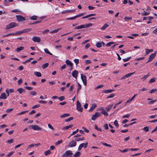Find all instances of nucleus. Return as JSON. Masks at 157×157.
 Returning a JSON list of instances; mask_svg holds the SVG:
<instances>
[{"instance_id":"f8f14e48","label":"nucleus","mask_w":157,"mask_h":157,"mask_svg":"<svg viewBox=\"0 0 157 157\" xmlns=\"http://www.w3.org/2000/svg\"><path fill=\"white\" fill-rule=\"evenodd\" d=\"M78 73V72L77 71L74 70L72 72V75L73 77L76 78L77 76Z\"/></svg>"},{"instance_id":"a878e982","label":"nucleus","mask_w":157,"mask_h":157,"mask_svg":"<svg viewBox=\"0 0 157 157\" xmlns=\"http://www.w3.org/2000/svg\"><path fill=\"white\" fill-rule=\"evenodd\" d=\"M32 30L31 28L23 30L22 31V33H27Z\"/></svg>"},{"instance_id":"c03bdc74","label":"nucleus","mask_w":157,"mask_h":157,"mask_svg":"<svg viewBox=\"0 0 157 157\" xmlns=\"http://www.w3.org/2000/svg\"><path fill=\"white\" fill-rule=\"evenodd\" d=\"M114 124L116 127L117 128L119 126V125L117 121V120L115 121L114 122Z\"/></svg>"},{"instance_id":"0e129e2a","label":"nucleus","mask_w":157,"mask_h":157,"mask_svg":"<svg viewBox=\"0 0 157 157\" xmlns=\"http://www.w3.org/2000/svg\"><path fill=\"white\" fill-rule=\"evenodd\" d=\"M44 51L46 53L48 54L51 55H52V54L49 52V51H48V50H44Z\"/></svg>"},{"instance_id":"473e14b6","label":"nucleus","mask_w":157,"mask_h":157,"mask_svg":"<svg viewBox=\"0 0 157 157\" xmlns=\"http://www.w3.org/2000/svg\"><path fill=\"white\" fill-rule=\"evenodd\" d=\"M61 29V28H59L58 29H56L54 30H53L52 31H51L50 32V33H55L57 32L59 30Z\"/></svg>"},{"instance_id":"864d4df0","label":"nucleus","mask_w":157,"mask_h":157,"mask_svg":"<svg viewBox=\"0 0 157 157\" xmlns=\"http://www.w3.org/2000/svg\"><path fill=\"white\" fill-rule=\"evenodd\" d=\"M128 150H129V149H124L123 150H122L121 149H119V151H121V152H122L123 153H124V152H127V151H128Z\"/></svg>"},{"instance_id":"2eb2a0df","label":"nucleus","mask_w":157,"mask_h":157,"mask_svg":"<svg viewBox=\"0 0 157 157\" xmlns=\"http://www.w3.org/2000/svg\"><path fill=\"white\" fill-rule=\"evenodd\" d=\"M97 107V105L96 104H93L91 106V108L89 110V112L92 111L95 108Z\"/></svg>"},{"instance_id":"72a5a7b5","label":"nucleus","mask_w":157,"mask_h":157,"mask_svg":"<svg viewBox=\"0 0 157 157\" xmlns=\"http://www.w3.org/2000/svg\"><path fill=\"white\" fill-rule=\"evenodd\" d=\"M143 130L146 132H148L149 130V126H146L144 127L143 128Z\"/></svg>"},{"instance_id":"ddd939ff","label":"nucleus","mask_w":157,"mask_h":157,"mask_svg":"<svg viewBox=\"0 0 157 157\" xmlns=\"http://www.w3.org/2000/svg\"><path fill=\"white\" fill-rule=\"evenodd\" d=\"M100 110H102L101 113L104 114L105 117H107L108 116V113L104 110V108H101Z\"/></svg>"},{"instance_id":"e2e57ef3","label":"nucleus","mask_w":157,"mask_h":157,"mask_svg":"<svg viewBox=\"0 0 157 157\" xmlns=\"http://www.w3.org/2000/svg\"><path fill=\"white\" fill-rule=\"evenodd\" d=\"M76 18H77V17H76V16L73 17L67 18V20H74L75 19H76Z\"/></svg>"},{"instance_id":"cd10ccee","label":"nucleus","mask_w":157,"mask_h":157,"mask_svg":"<svg viewBox=\"0 0 157 157\" xmlns=\"http://www.w3.org/2000/svg\"><path fill=\"white\" fill-rule=\"evenodd\" d=\"M34 74L35 75H36V76L38 77H40L41 76V73L39 72L36 71L35 72H34Z\"/></svg>"},{"instance_id":"de8ad7c7","label":"nucleus","mask_w":157,"mask_h":157,"mask_svg":"<svg viewBox=\"0 0 157 157\" xmlns=\"http://www.w3.org/2000/svg\"><path fill=\"white\" fill-rule=\"evenodd\" d=\"M104 128L105 130H108L109 129V127L108 126V125L107 124H105L103 125Z\"/></svg>"},{"instance_id":"9d476101","label":"nucleus","mask_w":157,"mask_h":157,"mask_svg":"<svg viewBox=\"0 0 157 157\" xmlns=\"http://www.w3.org/2000/svg\"><path fill=\"white\" fill-rule=\"evenodd\" d=\"M102 44L103 46H104L105 45L104 43L102 41L101 42H98L96 44V46L98 48H100L101 47Z\"/></svg>"},{"instance_id":"bf43d9fd","label":"nucleus","mask_w":157,"mask_h":157,"mask_svg":"<svg viewBox=\"0 0 157 157\" xmlns=\"http://www.w3.org/2000/svg\"><path fill=\"white\" fill-rule=\"evenodd\" d=\"M153 50H146V55L148 54L150 52H152Z\"/></svg>"},{"instance_id":"2f4dec72","label":"nucleus","mask_w":157,"mask_h":157,"mask_svg":"<svg viewBox=\"0 0 157 157\" xmlns=\"http://www.w3.org/2000/svg\"><path fill=\"white\" fill-rule=\"evenodd\" d=\"M135 73V72H134L132 73H129L126 75H125V76L126 77V78H127L128 77L130 76L131 75H132L134 74Z\"/></svg>"},{"instance_id":"c85d7f7f","label":"nucleus","mask_w":157,"mask_h":157,"mask_svg":"<svg viewBox=\"0 0 157 157\" xmlns=\"http://www.w3.org/2000/svg\"><path fill=\"white\" fill-rule=\"evenodd\" d=\"M80 155V153L79 151L76 152L74 155V157H78Z\"/></svg>"},{"instance_id":"680f3d73","label":"nucleus","mask_w":157,"mask_h":157,"mask_svg":"<svg viewBox=\"0 0 157 157\" xmlns=\"http://www.w3.org/2000/svg\"><path fill=\"white\" fill-rule=\"evenodd\" d=\"M102 144L105 146H106L107 147H112V146L110 145V144H107V143H102Z\"/></svg>"},{"instance_id":"ea45409f","label":"nucleus","mask_w":157,"mask_h":157,"mask_svg":"<svg viewBox=\"0 0 157 157\" xmlns=\"http://www.w3.org/2000/svg\"><path fill=\"white\" fill-rule=\"evenodd\" d=\"M62 142H63L62 140H60L58 141L57 142H56L55 143V144L56 145H57L61 144Z\"/></svg>"},{"instance_id":"8fccbe9b","label":"nucleus","mask_w":157,"mask_h":157,"mask_svg":"<svg viewBox=\"0 0 157 157\" xmlns=\"http://www.w3.org/2000/svg\"><path fill=\"white\" fill-rule=\"evenodd\" d=\"M124 19L125 21H129L131 20L132 19V18L131 17H125L124 18Z\"/></svg>"},{"instance_id":"338daca9","label":"nucleus","mask_w":157,"mask_h":157,"mask_svg":"<svg viewBox=\"0 0 157 157\" xmlns=\"http://www.w3.org/2000/svg\"><path fill=\"white\" fill-rule=\"evenodd\" d=\"M40 106V105H39V104L35 105L33 106L32 107V108L33 109H35V108H38Z\"/></svg>"},{"instance_id":"a18cd8bd","label":"nucleus","mask_w":157,"mask_h":157,"mask_svg":"<svg viewBox=\"0 0 157 157\" xmlns=\"http://www.w3.org/2000/svg\"><path fill=\"white\" fill-rule=\"evenodd\" d=\"M94 128L98 131L102 132L101 129L100 128H98L96 125H95Z\"/></svg>"},{"instance_id":"4c0bfd02","label":"nucleus","mask_w":157,"mask_h":157,"mask_svg":"<svg viewBox=\"0 0 157 157\" xmlns=\"http://www.w3.org/2000/svg\"><path fill=\"white\" fill-rule=\"evenodd\" d=\"M115 95V94L114 93L111 94L109 96L107 97V99L111 98H113Z\"/></svg>"},{"instance_id":"37998d69","label":"nucleus","mask_w":157,"mask_h":157,"mask_svg":"<svg viewBox=\"0 0 157 157\" xmlns=\"http://www.w3.org/2000/svg\"><path fill=\"white\" fill-rule=\"evenodd\" d=\"M157 91V89H152L151 90H150V91L149 93L150 94H152V93L155 92H156Z\"/></svg>"},{"instance_id":"412c9836","label":"nucleus","mask_w":157,"mask_h":157,"mask_svg":"<svg viewBox=\"0 0 157 157\" xmlns=\"http://www.w3.org/2000/svg\"><path fill=\"white\" fill-rule=\"evenodd\" d=\"M17 90L20 94H21L23 92H25V90L22 88L18 89Z\"/></svg>"},{"instance_id":"b1692460","label":"nucleus","mask_w":157,"mask_h":157,"mask_svg":"<svg viewBox=\"0 0 157 157\" xmlns=\"http://www.w3.org/2000/svg\"><path fill=\"white\" fill-rule=\"evenodd\" d=\"M84 28L83 25H81L80 26H76L75 28V29H79Z\"/></svg>"},{"instance_id":"e433bc0d","label":"nucleus","mask_w":157,"mask_h":157,"mask_svg":"<svg viewBox=\"0 0 157 157\" xmlns=\"http://www.w3.org/2000/svg\"><path fill=\"white\" fill-rule=\"evenodd\" d=\"M155 78H151V79H150V80L149 81V83H152V82H155Z\"/></svg>"},{"instance_id":"aec40b11","label":"nucleus","mask_w":157,"mask_h":157,"mask_svg":"<svg viewBox=\"0 0 157 157\" xmlns=\"http://www.w3.org/2000/svg\"><path fill=\"white\" fill-rule=\"evenodd\" d=\"M66 63L67 65L70 66H72V65H73V63L68 59L66 60Z\"/></svg>"},{"instance_id":"7c9ffc66","label":"nucleus","mask_w":157,"mask_h":157,"mask_svg":"<svg viewBox=\"0 0 157 157\" xmlns=\"http://www.w3.org/2000/svg\"><path fill=\"white\" fill-rule=\"evenodd\" d=\"M49 65L48 63H46L43 65L42 68L43 69H45Z\"/></svg>"},{"instance_id":"bb28decb","label":"nucleus","mask_w":157,"mask_h":157,"mask_svg":"<svg viewBox=\"0 0 157 157\" xmlns=\"http://www.w3.org/2000/svg\"><path fill=\"white\" fill-rule=\"evenodd\" d=\"M93 25V24L92 23H89L86 25H83L84 28H87Z\"/></svg>"},{"instance_id":"0eeeda50","label":"nucleus","mask_w":157,"mask_h":157,"mask_svg":"<svg viewBox=\"0 0 157 157\" xmlns=\"http://www.w3.org/2000/svg\"><path fill=\"white\" fill-rule=\"evenodd\" d=\"M81 78L85 86H86L87 84V80L86 76L85 75L82 74H81Z\"/></svg>"},{"instance_id":"79ce46f5","label":"nucleus","mask_w":157,"mask_h":157,"mask_svg":"<svg viewBox=\"0 0 157 157\" xmlns=\"http://www.w3.org/2000/svg\"><path fill=\"white\" fill-rule=\"evenodd\" d=\"M156 101H157V99L153 100L148 102V103L149 104H152Z\"/></svg>"},{"instance_id":"a19ab883","label":"nucleus","mask_w":157,"mask_h":157,"mask_svg":"<svg viewBox=\"0 0 157 157\" xmlns=\"http://www.w3.org/2000/svg\"><path fill=\"white\" fill-rule=\"evenodd\" d=\"M58 99L61 101H62L65 99V97L64 96H63L58 98Z\"/></svg>"},{"instance_id":"7ed1b4c3","label":"nucleus","mask_w":157,"mask_h":157,"mask_svg":"<svg viewBox=\"0 0 157 157\" xmlns=\"http://www.w3.org/2000/svg\"><path fill=\"white\" fill-rule=\"evenodd\" d=\"M157 52L156 51L154 53L151 54L149 56L148 60L146 62V63L151 62L155 57Z\"/></svg>"},{"instance_id":"f257e3e1","label":"nucleus","mask_w":157,"mask_h":157,"mask_svg":"<svg viewBox=\"0 0 157 157\" xmlns=\"http://www.w3.org/2000/svg\"><path fill=\"white\" fill-rule=\"evenodd\" d=\"M17 26H18V25L17 24L13 22L11 23L6 26L5 29H9Z\"/></svg>"},{"instance_id":"f03ea898","label":"nucleus","mask_w":157,"mask_h":157,"mask_svg":"<svg viewBox=\"0 0 157 157\" xmlns=\"http://www.w3.org/2000/svg\"><path fill=\"white\" fill-rule=\"evenodd\" d=\"M76 109L78 111L80 112L82 111L83 108L81 106V104L78 101H77Z\"/></svg>"},{"instance_id":"69168bd1","label":"nucleus","mask_w":157,"mask_h":157,"mask_svg":"<svg viewBox=\"0 0 157 157\" xmlns=\"http://www.w3.org/2000/svg\"><path fill=\"white\" fill-rule=\"evenodd\" d=\"M74 84L71 85L69 91H71L74 88Z\"/></svg>"},{"instance_id":"6ab92c4d","label":"nucleus","mask_w":157,"mask_h":157,"mask_svg":"<svg viewBox=\"0 0 157 157\" xmlns=\"http://www.w3.org/2000/svg\"><path fill=\"white\" fill-rule=\"evenodd\" d=\"M109 25L108 24H105L101 28V29L102 30H104L105 28L108 27Z\"/></svg>"},{"instance_id":"09e8293b","label":"nucleus","mask_w":157,"mask_h":157,"mask_svg":"<svg viewBox=\"0 0 157 157\" xmlns=\"http://www.w3.org/2000/svg\"><path fill=\"white\" fill-rule=\"evenodd\" d=\"M74 61L76 65L79 63V60L78 59H75L74 60Z\"/></svg>"},{"instance_id":"423d86ee","label":"nucleus","mask_w":157,"mask_h":157,"mask_svg":"<svg viewBox=\"0 0 157 157\" xmlns=\"http://www.w3.org/2000/svg\"><path fill=\"white\" fill-rule=\"evenodd\" d=\"M29 127L34 130H41L42 129L41 128L37 125H31Z\"/></svg>"},{"instance_id":"1a4fd4ad","label":"nucleus","mask_w":157,"mask_h":157,"mask_svg":"<svg viewBox=\"0 0 157 157\" xmlns=\"http://www.w3.org/2000/svg\"><path fill=\"white\" fill-rule=\"evenodd\" d=\"M76 144L77 143L75 140H72L68 144V147H75L76 145Z\"/></svg>"},{"instance_id":"c9c22d12","label":"nucleus","mask_w":157,"mask_h":157,"mask_svg":"<svg viewBox=\"0 0 157 157\" xmlns=\"http://www.w3.org/2000/svg\"><path fill=\"white\" fill-rule=\"evenodd\" d=\"M115 44L114 42H111L108 43L106 45V46L108 47L110 46L112 44Z\"/></svg>"},{"instance_id":"5701e85b","label":"nucleus","mask_w":157,"mask_h":157,"mask_svg":"<svg viewBox=\"0 0 157 157\" xmlns=\"http://www.w3.org/2000/svg\"><path fill=\"white\" fill-rule=\"evenodd\" d=\"M73 126V125L72 124H71L69 125L66 126V127H64L63 128V130L65 129H68L70 128H71Z\"/></svg>"},{"instance_id":"13d9d810","label":"nucleus","mask_w":157,"mask_h":157,"mask_svg":"<svg viewBox=\"0 0 157 157\" xmlns=\"http://www.w3.org/2000/svg\"><path fill=\"white\" fill-rule=\"evenodd\" d=\"M25 89H27L28 90H32L33 89V88L32 87H31L28 86H25Z\"/></svg>"},{"instance_id":"6e6d98bb","label":"nucleus","mask_w":157,"mask_h":157,"mask_svg":"<svg viewBox=\"0 0 157 157\" xmlns=\"http://www.w3.org/2000/svg\"><path fill=\"white\" fill-rule=\"evenodd\" d=\"M144 58H145V57H141L140 58H136L135 59V60H136V61H139V60H143V59H144Z\"/></svg>"},{"instance_id":"052dcab7","label":"nucleus","mask_w":157,"mask_h":157,"mask_svg":"<svg viewBox=\"0 0 157 157\" xmlns=\"http://www.w3.org/2000/svg\"><path fill=\"white\" fill-rule=\"evenodd\" d=\"M7 143L9 144H11L13 142V139H11L10 140H9L7 141Z\"/></svg>"},{"instance_id":"49530a36","label":"nucleus","mask_w":157,"mask_h":157,"mask_svg":"<svg viewBox=\"0 0 157 157\" xmlns=\"http://www.w3.org/2000/svg\"><path fill=\"white\" fill-rule=\"evenodd\" d=\"M30 94L33 96H35L36 94V93L35 91H31L30 92Z\"/></svg>"},{"instance_id":"dca6fc26","label":"nucleus","mask_w":157,"mask_h":157,"mask_svg":"<svg viewBox=\"0 0 157 157\" xmlns=\"http://www.w3.org/2000/svg\"><path fill=\"white\" fill-rule=\"evenodd\" d=\"M88 143L86 142L85 144V143H82L81 144L80 146L82 147H84V148H86L88 146Z\"/></svg>"},{"instance_id":"774afa93","label":"nucleus","mask_w":157,"mask_h":157,"mask_svg":"<svg viewBox=\"0 0 157 157\" xmlns=\"http://www.w3.org/2000/svg\"><path fill=\"white\" fill-rule=\"evenodd\" d=\"M14 153L13 151H12L11 152L9 153L7 155V157H10Z\"/></svg>"},{"instance_id":"58836bf2","label":"nucleus","mask_w":157,"mask_h":157,"mask_svg":"<svg viewBox=\"0 0 157 157\" xmlns=\"http://www.w3.org/2000/svg\"><path fill=\"white\" fill-rule=\"evenodd\" d=\"M29 19L33 20H37V17L35 16H32L31 17L29 18Z\"/></svg>"},{"instance_id":"f3484780","label":"nucleus","mask_w":157,"mask_h":157,"mask_svg":"<svg viewBox=\"0 0 157 157\" xmlns=\"http://www.w3.org/2000/svg\"><path fill=\"white\" fill-rule=\"evenodd\" d=\"M78 88L77 89V93L78 94L82 88V86L79 83H78Z\"/></svg>"},{"instance_id":"393cba45","label":"nucleus","mask_w":157,"mask_h":157,"mask_svg":"<svg viewBox=\"0 0 157 157\" xmlns=\"http://www.w3.org/2000/svg\"><path fill=\"white\" fill-rule=\"evenodd\" d=\"M85 139L84 137H77L75 139V140L77 141H79L80 140H84Z\"/></svg>"},{"instance_id":"4468645a","label":"nucleus","mask_w":157,"mask_h":157,"mask_svg":"<svg viewBox=\"0 0 157 157\" xmlns=\"http://www.w3.org/2000/svg\"><path fill=\"white\" fill-rule=\"evenodd\" d=\"M7 98V97L6 94L5 93H2L0 96V99H6Z\"/></svg>"},{"instance_id":"4d7b16f0","label":"nucleus","mask_w":157,"mask_h":157,"mask_svg":"<svg viewBox=\"0 0 157 157\" xmlns=\"http://www.w3.org/2000/svg\"><path fill=\"white\" fill-rule=\"evenodd\" d=\"M28 112V110L22 111L21 112H20V113L18 114V115L23 114L25 113H26L27 112Z\"/></svg>"},{"instance_id":"603ef678","label":"nucleus","mask_w":157,"mask_h":157,"mask_svg":"<svg viewBox=\"0 0 157 157\" xmlns=\"http://www.w3.org/2000/svg\"><path fill=\"white\" fill-rule=\"evenodd\" d=\"M73 119V117H71L69 118H68L67 119H66L65 120L66 122H69L70 121H71Z\"/></svg>"},{"instance_id":"c756f323","label":"nucleus","mask_w":157,"mask_h":157,"mask_svg":"<svg viewBox=\"0 0 157 157\" xmlns=\"http://www.w3.org/2000/svg\"><path fill=\"white\" fill-rule=\"evenodd\" d=\"M51 153V152L50 150H48L46 151H45L44 152V154L46 156H47Z\"/></svg>"},{"instance_id":"39448f33","label":"nucleus","mask_w":157,"mask_h":157,"mask_svg":"<svg viewBox=\"0 0 157 157\" xmlns=\"http://www.w3.org/2000/svg\"><path fill=\"white\" fill-rule=\"evenodd\" d=\"M72 155L73 153L71 151H67L62 155V157H67Z\"/></svg>"},{"instance_id":"3c124183","label":"nucleus","mask_w":157,"mask_h":157,"mask_svg":"<svg viewBox=\"0 0 157 157\" xmlns=\"http://www.w3.org/2000/svg\"><path fill=\"white\" fill-rule=\"evenodd\" d=\"M131 58V57H128L126 59H123V60L124 62H126L129 61Z\"/></svg>"},{"instance_id":"4be33fe9","label":"nucleus","mask_w":157,"mask_h":157,"mask_svg":"<svg viewBox=\"0 0 157 157\" xmlns=\"http://www.w3.org/2000/svg\"><path fill=\"white\" fill-rule=\"evenodd\" d=\"M113 106V105L112 104L107 106L105 108V109L107 111H109L112 108Z\"/></svg>"},{"instance_id":"6e6552de","label":"nucleus","mask_w":157,"mask_h":157,"mask_svg":"<svg viewBox=\"0 0 157 157\" xmlns=\"http://www.w3.org/2000/svg\"><path fill=\"white\" fill-rule=\"evenodd\" d=\"M16 17L17 21L19 22H21L25 20V17L20 15H17L16 16Z\"/></svg>"},{"instance_id":"5fc2aeb1","label":"nucleus","mask_w":157,"mask_h":157,"mask_svg":"<svg viewBox=\"0 0 157 157\" xmlns=\"http://www.w3.org/2000/svg\"><path fill=\"white\" fill-rule=\"evenodd\" d=\"M14 109L13 108H12L10 109H7V110L6 111V113H9L13 111V110Z\"/></svg>"},{"instance_id":"9b49d317","label":"nucleus","mask_w":157,"mask_h":157,"mask_svg":"<svg viewBox=\"0 0 157 157\" xmlns=\"http://www.w3.org/2000/svg\"><path fill=\"white\" fill-rule=\"evenodd\" d=\"M34 42H39L40 41V39L39 37H33L32 38Z\"/></svg>"},{"instance_id":"20e7f679","label":"nucleus","mask_w":157,"mask_h":157,"mask_svg":"<svg viewBox=\"0 0 157 157\" xmlns=\"http://www.w3.org/2000/svg\"><path fill=\"white\" fill-rule=\"evenodd\" d=\"M101 113L96 112L95 114L92 116L91 119L93 121H94L97 118L101 116Z\"/></svg>"},{"instance_id":"f704fd0d","label":"nucleus","mask_w":157,"mask_h":157,"mask_svg":"<svg viewBox=\"0 0 157 157\" xmlns=\"http://www.w3.org/2000/svg\"><path fill=\"white\" fill-rule=\"evenodd\" d=\"M149 74L150 73H149L147 75H144L141 78V79H143L144 80H145L149 76Z\"/></svg>"},{"instance_id":"a211bd4d","label":"nucleus","mask_w":157,"mask_h":157,"mask_svg":"<svg viewBox=\"0 0 157 157\" xmlns=\"http://www.w3.org/2000/svg\"><path fill=\"white\" fill-rule=\"evenodd\" d=\"M114 90H103L102 92L103 93H110L113 91H114Z\"/></svg>"}]
</instances>
